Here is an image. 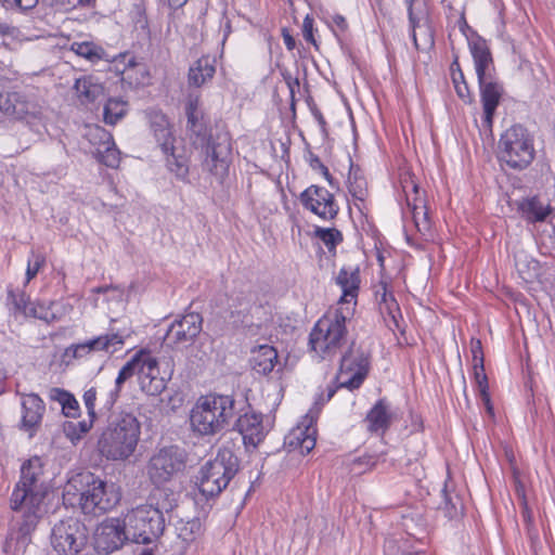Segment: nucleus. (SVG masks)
I'll use <instances>...</instances> for the list:
<instances>
[{
  "instance_id": "nucleus-1",
  "label": "nucleus",
  "mask_w": 555,
  "mask_h": 555,
  "mask_svg": "<svg viewBox=\"0 0 555 555\" xmlns=\"http://www.w3.org/2000/svg\"><path fill=\"white\" fill-rule=\"evenodd\" d=\"M188 130L195 135L194 144L199 146L204 154L203 168L222 183L229 176L232 164V139L230 132L218 129L206 137V127L203 122L202 112L185 113Z\"/></svg>"
},
{
  "instance_id": "nucleus-2",
  "label": "nucleus",
  "mask_w": 555,
  "mask_h": 555,
  "mask_svg": "<svg viewBox=\"0 0 555 555\" xmlns=\"http://www.w3.org/2000/svg\"><path fill=\"white\" fill-rule=\"evenodd\" d=\"M141 424L131 413H120L102 431L98 448L109 461H127L137 450Z\"/></svg>"
},
{
  "instance_id": "nucleus-3",
  "label": "nucleus",
  "mask_w": 555,
  "mask_h": 555,
  "mask_svg": "<svg viewBox=\"0 0 555 555\" xmlns=\"http://www.w3.org/2000/svg\"><path fill=\"white\" fill-rule=\"evenodd\" d=\"M235 415V401L231 396H202L191 410L192 429L210 436L221 431Z\"/></svg>"
},
{
  "instance_id": "nucleus-4",
  "label": "nucleus",
  "mask_w": 555,
  "mask_h": 555,
  "mask_svg": "<svg viewBox=\"0 0 555 555\" xmlns=\"http://www.w3.org/2000/svg\"><path fill=\"white\" fill-rule=\"evenodd\" d=\"M49 490L44 462L40 456L35 455L21 466L20 480L16 482L10 499L11 508L43 506Z\"/></svg>"
},
{
  "instance_id": "nucleus-5",
  "label": "nucleus",
  "mask_w": 555,
  "mask_h": 555,
  "mask_svg": "<svg viewBox=\"0 0 555 555\" xmlns=\"http://www.w3.org/2000/svg\"><path fill=\"white\" fill-rule=\"evenodd\" d=\"M347 318L340 309L326 312L314 324L310 335L311 350L321 359H331L347 344Z\"/></svg>"
},
{
  "instance_id": "nucleus-6",
  "label": "nucleus",
  "mask_w": 555,
  "mask_h": 555,
  "mask_svg": "<svg viewBox=\"0 0 555 555\" xmlns=\"http://www.w3.org/2000/svg\"><path fill=\"white\" fill-rule=\"evenodd\" d=\"M240 460L230 448H221L198 472L197 487L206 499L218 496L237 474Z\"/></svg>"
},
{
  "instance_id": "nucleus-7",
  "label": "nucleus",
  "mask_w": 555,
  "mask_h": 555,
  "mask_svg": "<svg viewBox=\"0 0 555 555\" xmlns=\"http://www.w3.org/2000/svg\"><path fill=\"white\" fill-rule=\"evenodd\" d=\"M498 157L509 169H527L535 158L534 135L522 125L515 124L500 137Z\"/></svg>"
},
{
  "instance_id": "nucleus-8",
  "label": "nucleus",
  "mask_w": 555,
  "mask_h": 555,
  "mask_svg": "<svg viewBox=\"0 0 555 555\" xmlns=\"http://www.w3.org/2000/svg\"><path fill=\"white\" fill-rule=\"evenodd\" d=\"M188 455L178 446H167L157 449L147 460L144 473L147 480L160 488L183 473Z\"/></svg>"
},
{
  "instance_id": "nucleus-9",
  "label": "nucleus",
  "mask_w": 555,
  "mask_h": 555,
  "mask_svg": "<svg viewBox=\"0 0 555 555\" xmlns=\"http://www.w3.org/2000/svg\"><path fill=\"white\" fill-rule=\"evenodd\" d=\"M82 490L79 505L87 515H102L113 509L120 500V493L114 483H107L91 473L79 475Z\"/></svg>"
},
{
  "instance_id": "nucleus-10",
  "label": "nucleus",
  "mask_w": 555,
  "mask_h": 555,
  "mask_svg": "<svg viewBox=\"0 0 555 555\" xmlns=\"http://www.w3.org/2000/svg\"><path fill=\"white\" fill-rule=\"evenodd\" d=\"M150 130L166 157L167 168L178 178H184L189 172L188 160L183 155L175 153L176 137L167 116L158 109L145 112Z\"/></svg>"
},
{
  "instance_id": "nucleus-11",
  "label": "nucleus",
  "mask_w": 555,
  "mask_h": 555,
  "mask_svg": "<svg viewBox=\"0 0 555 555\" xmlns=\"http://www.w3.org/2000/svg\"><path fill=\"white\" fill-rule=\"evenodd\" d=\"M129 541L149 544L165 529L163 513L151 504L140 505L129 511L122 518Z\"/></svg>"
},
{
  "instance_id": "nucleus-12",
  "label": "nucleus",
  "mask_w": 555,
  "mask_h": 555,
  "mask_svg": "<svg viewBox=\"0 0 555 555\" xmlns=\"http://www.w3.org/2000/svg\"><path fill=\"white\" fill-rule=\"evenodd\" d=\"M370 371V353L352 341L340 359L337 382L339 387L349 390L358 389Z\"/></svg>"
},
{
  "instance_id": "nucleus-13",
  "label": "nucleus",
  "mask_w": 555,
  "mask_h": 555,
  "mask_svg": "<svg viewBox=\"0 0 555 555\" xmlns=\"http://www.w3.org/2000/svg\"><path fill=\"white\" fill-rule=\"evenodd\" d=\"M50 543L59 555H77L87 543L86 527L76 518L63 519L53 526Z\"/></svg>"
},
{
  "instance_id": "nucleus-14",
  "label": "nucleus",
  "mask_w": 555,
  "mask_h": 555,
  "mask_svg": "<svg viewBox=\"0 0 555 555\" xmlns=\"http://www.w3.org/2000/svg\"><path fill=\"white\" fill-rule=\"evenodd\" d=\"M13 512L15 514L11 519L5 545L14 547L16 551H23L31 542V534L43 513V506H23Z\"/></svg>"
},
{
  "instance_id": "nucleus-15",
  "label": "nucleus",
  "mask_w": 555,
  "mask_h": 555,
  "mask_svg": "<svg viewBox=\"0 0 555 555\" xmlns=\"http://www.w3.org/2000/svg\"><path fill=\"white\" fill-rule=\"evenodd\" d=\"M8 306L15 314L35 318L46 323H52L61 317L56 301H30L23 291L8 289Z\"/></svg>"
},
{
  "instance_id": "nucleus-16",
  "label": "nucleus",
  "mask_w": 555,
  "mask_h": 555,
  "mask_svg": "<svg viewBox=\"0 0 555 555\" xmlns=\"http://www.w3.org/2000/svg\"><path fill=\"white\" fill-rule=\"evenodd\" d=\"M302 206L323 220H334L339 211V206L334 194L323 186L310 185L300 194Z\"/></svg>"
},
{
  "instance_id": "nucleus-17",
  "label": "nucleus",
  "mask_w": 555,
  "mask_h": 555,
  "mask_svg": "<svg viewBox=\"0 0 555 555\" xmlns=\"http://www.w3.org/2000/svg\"><path fill=\"white\" fill-rule=\"evenodd\" d=\"M202 327V315L197 312H189L169 326L165 340L172 348L186 347L199 335Z\"/></svg>"
},
{
  "instance_id": "nucleus-18",
  "label": "nucleus",
  "mask_w": 555,
  "mask_h": 555,
  "mask_svg": "<svg viewBox=\"0 0 555 555\" xmlns=\"http://www.w3.org/2000/svg\"><path fill=\"white\" fill-rule=\"evenodd\" d=\"M129 537L120 518H109L103 521L94 535V547L99 554L107 555L119 550Z\"/></svg>"
},
{
  "instance_id": "nucleus-19",
  "label": "nucleus",
  "mask_w": 555,
  "mask_h": 555,
  "mask_svg": "<svg viewBox=\"0 0 555 555\" xmlns=\"http://www.w3.org/2000/svg\"><path fill=\"white\" fill-rule=\"evenodd\" d=\"M126 336L120 332H107L83 343L73 344L66 348V356L76 359L86 358L100 351H116L125 344Z\"/></svg>"
},
{
  "instance_id": "nucleus-20",
  "label": "nucleus",
  "mask_w": 555,
  "mask_h": 555,
  "mask_svg": "<svg viewBox=\"0 0 555 555\" xmlns=\"http://www.w3.org/2000/svg\"><path fill=\"white\" fill-rule=\"evenodd\" d=\"M139 385L147 396H158L167 386V378L160 375L158 361L150 351L141 350Z\"/></svg>"
},
{
  "instance_id": "nucleus-21",
  "label": "nucleus",
  "mask_w": 555,
  "mask_h": 555,
  "mask_svg": "<svg viewBox=\"0 0 555 555\" xmlns=\"http://www.w3.org/2000/svg\"><path fill=\"white\" fill-rule=\"evenodd\" d=\"M480 89V98L483 108L482 125L491 130L495 111L504 93L503 85L493 75L477 78Z\"/></svg>"
},
{
  "instance_id": "nucleus-22",
  "label": "nucleus",
  "mask_w": 555,
  "mask_h": 555,
  "mask_svg": "<svg viewBox=\"0 0 555 555\" xmlns=\"http://www.w3.org/2000/svg\"><path fill=\"white\" fill-rule=\"evenodd\" d=\"M87 137L95 149V155L100 163L107 167L116 168L120 163V152L116 147L113 135L100 126L90 127Z\"/></svg>"
},
{
  "instance_id": "nucleus-23",
  "label": "nucleus",
  "mask_w": 555,
  "mask_h": 555,
  "mask_svg": "<svg viewBox=\"0 0 555 555\" xmlns=\"http://www.w3.org/2000/svg\"><path fill=\"white\" fill-rule=\"evenodd\" d=\"M22 428L33 437L41 425L46 411L42 399L37 393H24L21 398Z\"/></svg>"
},
{
  "instance_id": "nucleus-24",
  "label": "nucleus",
  "mask_w": 555,
  "mask_h": 555,
  "mask_svg": "<svg viewBox=\"0 0 555 555\" xmlns=\"http://www.w3.org/2000/svg\"><path fill=\"white\" fill-rule=\"evenodd\" d=\"M0 112L17 120L39 113L38 105L21 92H8L0 99Z\"/></svg>"
},
{
  "instance_id": "nucleus-25",
  "label": "nucleus",
  "mask_w": 555,
  "mask_h": 555,
  "mask_svg": "<svg viewBox=\"0 0 555 555\" xmlns=\"http://www.w3.org/2000/svg\"><path fill=\"white\" fill-rule=\"evenodd\" d=\"M468 47L474 59L477 78L493 75L494 65L487 41L477 34L468 37Z\"/></svg>"
},
{
  "instance_id": "nucleus-26",
  "label": "nucleus",
  "mask_w": 555,
  "mask_h": 555,
  "mask_svg": "<svg viewBox=\"0 0 555 555\" xmlns=\"http://www.w3.org/2000/svg\"><path fill=\"white\" fill-rule=\"evenodd\" d=\"M392 420L390 404L385 398H382L367 412L364 423L369 433L383 437L390 428Z\"/></svg>"
},
{
  "instance_id": "nucleus-27",
  "label": "nucleus",
  "mask_w": 555,
  "mask_h": 555,
  "mask_svg": "<svg viewBox=\"0 0 555 555\" xmlns=\"http://www.w3.org/2000/svg\"><path fill=\"white\" fill-rule=\"evenodd\" d=\"M236 428L246 447L256 448L266 437L262 416L254 412L241 415L237 418Z\"/></svg>"
},
{
  "instance_id": "nucleus-28",
  "label": "nucleus",
  "mask_w": 555,
  "mask_h": 555,
  "mask_svg": "<svg viewBox=\"0 0 555 555\" xmlns=\"http://www.w3.org/2000/svg\"><path fill=\"white\" fill-rule=\"evenodd\" d=\"M317 442V428L311 424L301 423L285 437V446L289 450H299L305 455L310 453Z\"/></svg>"
},
{
  "instance_id": "nucleus-29",
  "label": "nucleus",
  "mask_w": 555,
  "mask_h": 555,
  "mask_svg": "<svg viewBox=\"0 0 555 555\" xmlns=\"http://www.w3.org/2000/svg\"><path fill=\"white\" fill-rule=\"evenodd\" d=\"M348 192L360 211L366 208L369 197L367 181L360 167L351 163L347 179Z\"/></svg>"
},
{
  "instance_id": "nucleus-30",
  "label": "nucleus",
  "mask_w": 555,
  "mask_h": 555,
  "mask_svg": "<svg viewBox=\"0 0 555 555\" xmlns=\"http://www.w3.org/2000/svg\"><path fill=\"white\" fill-rule=\"evenodd\" d=\"M336 283L343 292L339 302L357 301L361 283L358 268H341L336 276Z\"/></svg>"
},
{
  "instance_id": "nucleus-31",
  "label": "nucleus",
  "mask_w": 555,
  "mask_h": 555,
  "mask_svg": "<svg viewBox=\"0 0 555 555\" xmlns=\"http://www.w3.org/2000/svg\"><path fill=\"white\" fill-rule=\"evenodd\" d=\"M520 216L531 222H542L551 214L550 205L543 204L538 196L526 197L516 203Z\"/></svg>"
},
{
  "instance_id": "nucleus-32",
  "label": "nucleus",
  "mask_w": 555,
  "mask_h": 555,
  "mask_svg": "<svg viewBox=\"0 0 555 555\" xmlns=\"http://www.w3.org/2000/svg\"><path fill=\"white\" fill-rule=\"evenodd\" d=\"M215 74V60L209 56H202L189 68V86L196 88L203 87L214 78Z\"/></svg>"
},
{
  "instance_id": "nucleus-33",
  "label": "nucleus",
  "mask_w": 555,
  "mask_h": 555,
  "mask_svg": "<svg viewBox=\"0 0 555 555\" xmlns=\"http://www.w3.org/2000/svg\"><path fill=\"white\" fill-rule=\"evenodd\" d=\"M278 362V351L269 345H261L253 350L250 365L259 374L267 375L271 373Z\"/></svg>"
},
{
  "instance_id": "nucleus-34",
  "label": "nucleus",
  "mask_w": 555,
  "mask_h": 555,
  "mask_svg": "<svg viewBox=\"0 0 555 555\" xmlns=\"http://www.w3.org/2000/svg\"><path fill=\"white\" fill-rule=\"evenodd\" d=\"M141 366V350L138 351L118 372V375L115 380V389L111 390L108 393V399L106 400V408L111 409L117 398L119 396L120 388L122 384L128 380L133 375L139 376V369Z\"/></svg>"
},
{
  "instance_id": "nucleus-35",
  "label": "nucleus",
  "mask_w": 555,
  "mask_h": 555,
  "mask_svg": "<svg viewBox=\"0 0 555 555\" xmlns=\"http://www.w3.org/2000/svg\"><path fill=\"white\" fill-rule=\"evenodd\" d=\"M408 7L409 23L412 30V39L415 49H420L417 39V29L423 28L424 23H428V12L425 0H405Z\"/></svg>"
},
{
  "instance_id": "nucleus-36",
  "label": "nucleus",
  "mask_w": 555,
  "mask_h": 555,
  "mask_svg": "<svg viewBox=\"0 0 555 555\" xmlns=\"http://www.w3.org/2000/svg\"><path fill=\"white\" fill-rule=\"evenodd\" d=\"M74 89L81 104L93 103L104 93V87L92 76L76 79Z\"/></svg>"
},
{
  "instance_id": "nucleus-37",
  "label": "nucleus",
  "mask_w": 555,
  "mask_h": 555,
  "mask_svg": "<svg viewBox=\"0 0 555 555\" xmlns=\"http://www.w3.org/2000/svg\"><path fill=\"white\" fill-rule=\"evenodd\" d=\"M128 112V103L119 98L108 99L104 105L103 119L107 125H116Z\"/></svg>"
},
{
  "instance_id": "nucleus-38",
  "label": "nucleus",
  "mask_w": 555,
  "mask_h": 555,
  "mask_svg": "<svg viewBox=\"0 0 555 555\" xmlns=\"http://www.w3.org/2000/svg\"><path fill=\"white\" fill-rule=\"evenodd\" d=\"M449 519H455L463 515L464 505L456 493L448 491L447 486L442 489V502L440 506Z\"/></svg>"
},
{
  "instance_id": "nucleus-39",
  "label": "nucleus",
  "mask_w": 555,
  "mask_h": 555,
  "mask_svg": "<svg viewBox=\"0 0 555 555\" xmlns=\"http://www.w3.org/2000/svg\"><path fill=\"white\" fill-rule=\"evenodd\" d=\"M70 50L92 63L102 60L105 55V51L102 47L90 41L73 42Z\"/></svg>"
},
{
  "instance_id": "nucleus-40",
  "label": "nucleus",
  "mask_w": 555,
  "mask_h": 555,
  "mask_svg": "<svg viewBox=\"0 0 555 555\" xmlns=\"http://www.w3.org/2000/svg\"><path fill=\"white\" fill-rule=\"evenodd\" d=\"M314 235L324 244L330 253H335L337 245L344 240L343 233L335 228L317 227Z\"/></svg>"
},
{
  "instance_id": "nucleus-41",
  "label": "nucleus",
  "mask_w": 555,
  "mask_h": 555,
  "mask_svg": "<svg viewBox=\"0 0 555 555\" xmlns=\"http://www.w3.org/2000/svg\"><path fill=\"white\" fill-rule=\"evenodd\" d=\"M412 214V219L415 228L421 234H426L430 231L431 223L428 216V209L426 203L418 201V203L414 204V207L410 208Z\"/></svg>"
},
{
  "instance_id": "nucleus-42",
  "label": "nucleus",
  "mask_w": 555,
  "mask_h": 555,
  "mask_svg": "<svg viewBox=\"0 0 555 555\" xmlns=\"http://www.w3.org/2000/svg\"><path fill=\"white\" fill-rule=\"evenodd\" d=\"M376 299L378 300L379 308L382 311H386L395 319V312L399 310V306L397 300L395 299L392 293L388 291L386 283L382 282L375 292Z\"/></svg>"
},
{
  "instance_id": "nucleus-43",
  "label": "nucleus",
  "mask_w": 555,
  "mask_h": 555,
  "mask_svg": "<svg viewBox=\"0 0 555 555\" xmlns=\"http://www.w3.org/2000/svg\"><path fill=\"white\" fill-rule=\"evenodd\" d=\"M474 377H475V382L478 386L480 396H481L482 400L485 401L488 411L492 412V406L490 404V396L488 392V378L485 373L483 364L474 365Z\"/></svg>"
},
{
  "instance_id": "nucleus-44",
  "label": "nucleus",
  "mask_w": 555,
  "mask_h": 555,
  "mask_svg": "<svg viewBox=\"0 0 555 555\" xmlns=\"http://www.w3.org/2000/svg\"><path fill=\"white\" fill-rule=\"evenodd\" d=\"M46 262L47 258L44 254L31 250L27 261L25 284L29 283L38 274V272L46 266Z\"/></svg>"
},
{
  "instance_id": "nucleus-45",
  "label": "nucleus",
  "mask_w": 555,
  "mask_h": 555,
  "mask_svg": "<svg viewBox=\"0 0 555 555\" xmlns=\"http://www.w3.org/2000/svg\"><path fill=\"white\" fill-rule=\"evenodd\" d=\"M379 462V455L376 454H365L359 456L352 462V470L361 474L369 469L374 468Z\"/></svg>"
},
{
  "instance_id": "nucleus-46",
  "label": "nucleus",
  "mask_w": 555,
  "mask_h": 555,
  "mask_svg": "<svg viewBox=\"0 0 555 555\" xmlns=\"http://www.w3.org/2000/svg\"><path fill=\"white\" fill-rule=\"evenodd\" d=\"M400 183L405 196V201H410L411 192L417 193L418 188V184L416 183L414 176L409 171H404L401 175Z\"/></svg>"
},
{
  "instance_id": "nucleus-47",
  "label": "nucleus",
  "mask_w": 555,
  "mask_h": 555,
  "mask_svg": "<svg viewBox=\"0 0 555 555\" xmlns=\"http://www.w3.org/2000/svg\"><path fill=\"white\" fill-rule=\"evenodd\" d=\"M422 29H417V39L420 43V49H426L434 46V33L431 28L429 27L428 23L423 24Z\"/></svg>"
},
{
  "instance_id": "nucleus-48",
  "label": "nucleus",
  "mask_w": 555,
  "mask_h": 555,
  "mask_svg": "<svg viewBox=\"0 0 555 555\" xmlns=\"http://www.w3.org/2000/svg\"><path fill=\"white\" fill-rule=\"evenodd\" d=\"M62 396L65 397V400L61 403L63 413L67 417H76L79 412L78 401L72 393Z\"/></svg>"
},
{
  "instance_id": "nucleus-49",
  "label": "nucleus",
  "mask_w": 555,
  "mask_h": 555,
  "mask_svg": "<svg viewBox=\"0 0 555 555\" xmlns=\"http://www.w3.org/2000/svg\"><path fill=\"white\" fill-rule=\"evenodd\" d=\"M96 389L94 387H91L87 389L82 396V400L85 403V406L88 412V416L91 418H95V401H96Z\"/></svg>"
},
{
  "instance_id": "nucleus-50",
  "label": "nucleus",
  "mask_w": 555,
  "mask_h": 555,
  "mask_svg": "<svg viewBox=\"0 0 555 555\" xmlns=\"http://www.w3.org/2000/svg\"><path fill=\"white\" fill-rule=\"evenodd\" d=\"M0 2L9 10L18 9L27 11L36 7L38 0H0Z\"/></svg>"
},
{
  "instance_id": "nucleus-51",
  "label": "nucleus",
  "mask_w": 555,
  "mask_h": 555,
  "mask_svg": "<svg viewBox=\"0 0 555 555\" xmlns=\"http://www.w3.org/2000/svg\"><path fill=\"white\" fill-rule=\"evenodd\" d=\"M249 301L246 300L245 298H242L237 305H231L230 306V313H231V318H235V315L237 317V319L235 320V322L240 319V317H245L248 312H249Z\"/></svg>"
},
{
  "instance_id": "nucleus-52",
  "label": "nucleus",
  "mask_w": 555,
  "mask_h": 555,
  "mask_svg": "<svg viewBox=\"0 0 555 555\" xmlns=\"http://www.w3.org/2000/svg\"><path fill=\"white\" fill-rule=\"evenodd\" d=\"M302 36L304 39L317 47V41L313 36V18L307 15L302 23Z\"/></svg>"
},
{
  "instance_id": "nucleus-53",
  "label": "nucleus",
  "mask_w": 555,
  "mask_h": 555,
  "mask_svg": "<svg viewBox=\"0 0 555 555\" xmlns=\"http://www.w3.org/2000/svg\"><path fill=\"white\" fill-rule=\"evenodd\" d=\"M95 0H55V4L60 5L61 9L67 11L69 9H74L77 5L80 7H89L94 4Z\"/></svg>"
},
{
  "instance_id": "nucleus-54",
  "label": "nucleus",
  "mask_w": 555,
  "mask_h": 555,
  "mask_svg": "<svg viewBox=\"0 0 555 555\" xmlns=\"http://www.w3.org/2000/svg\"><path fill=\"white\" fill-rule=\"evenodd\" d=\"M456 94L459 98H461L465 103H472L473 96L470 94V91L468 89V86L466 81H461V83L456 82V86L454 87Z\"/></svg>"
},
{
  "instance_id": "nucleus-55",
  "label": "nucleus",
  "mask_w": 555,
  "mask_h": 555,
  "mask_svg": "<svg viewBox=\"0 0 555 555\" xmlns=\"http://www.w3.org/2000/svg\"><path fill=\"white\" fill-rule=\"evenodd\" d=\"M63 430L65 435L72 440H78L81 438L78 429L75 427L73 421L65 422L63 425Z\"/></svg>"
},
{
  "instance_id": "nucleus-56",
  "label": "nucleus",
  "mask_w": 555,
  "mask_h": 555,
  "mask_svg": "<svg viewBox=\"0 0 555 555\" xmlns=\"http://www.w3.org/2000/svg\"><path fill=\"white\" fill-rule=\"evenodd\" d=\"M472 353H473L474 365L483 364V357H482L480 340H477L476 343L472 344Z\"/></svg>"
},
{
  "instance_id": "nucleus-57",
  "label": "nucleus",
  "mask_w": 555,
  "mask_h": 555,
  "mask_svg": "<svg viewBox=\"0 0 555 555\" xmlns=\"http://www.w3.org/2000/svg\"><path fill=\"white\" fill-rule=\"evenodd\" d=\"M199 96L198 95H189L185 113L201 112L199 111Z\"/></svg>"
},
{
  "instance_id": "nucleus-58",
  "label": "nucleus",
  "mask_w": 555,
  "mask_h": 555,
  "mask_svg": "<svg viewBox=\"0 0 555 555\" xmlns=\"http://www.w3.org/2000/svg\"><path fill=\"white\" fill-rule=\"evenodd\" d=\"M309 165L310 167L313 169V170H317V171H320L321 173L327 168L323 163L322 160L320 159L319 156L314 155V154H310L309 155Z\"/></svg>"
},
{
  "instance_id": "nucleus-59",
  "label": "nucleus",
  "mask_w": 555,
  "mask_h": 555,
  "mask_svg": "<svg viewBox=\"0 0 555 555\" xmlns=\"http://www.w3.org/2000/svg\"><path fill=\"white\" fill-rule=\"evenodd\" d=\"M94 420L95 418L89 417L88 421L85 420V421L74 422V425L78 429L80 436H82L83 434H87L91 429Z\"/></svg>"
},
{
  "instance_id": "nucleus-60",
  "label": "nucleus",
  "mask_w": 555,
  "mask_h": 555,
  "mask_svg": "<svg viewBox=\"0 0 555 555\" xmlns=\"http://www.w3.org/2000/svg\"><path fill=\"white\" fill-rule=\"evenodd\" d=\"M451 69H452V80H453L454 87L456 86V82L461 83V81H465L464 74L460 68V64L457 63V61H455L452 64Z\"/></svg>"
},
{
  "instance_id": "nucleus-61",
  "label": "nucleus",
  "mask_w": 555,
  "mask_h": 555,
  "mask_svg": "<svg viewBox=\"0 0 555 555\" xmlns=\"http://www.w3.org/2000/svg\"><path fill=\"white\" fill-rule=\"evenodd\" d=\"M16 33H17L16 27H14L5 22H0V35L1 36L14 37Z\"/></svg>"
},
{
  "instance_id": "nucleus-62",
  "label": "nucleus",
  "mask_w": 555,
  "mask_h": 555,
  "mask_svg": "<svg viewBox=\"0 0 555 555\" xmlns=\"http://www.w3.org/2000/svg\"><path fill=\"white\" fill-rule=\"evenodd\" d=\"M62 395H69V392L60 388H52L50 390V399L57 401L60 404L65 400V397Z\"/></svg>"
},
{
  "instance_id": "nucleus-63",
  "label": "nucleus",
  "mask_w": 555,
  "mask_h": 555,
  "mask_svg": "<svg viewBox=\"0 0 555 555\" xmlns=\"http://www.w3.org/2000/svg\"><path fill=\"white\" fill-rule=\"evenodd\" d=\"M459 27H460V30L463 33V35L468 39V37H470L472 34H475L472 28L469 27V25L467 24L466 22V18L464 16V14L461 15L460 17V21H459Z\"/></svg>"
},
{
  "instance_id": "nucleus-64",
  "label": "nucleus",
  "mask_w": 555,
  "mask_h": 555,
  "mask_svg": "<svg viewBox=\"0 0 555 555\" xmlns=\"http://www.w3.org/2000/svg\"><path fill=\"white\" fill-rule=\"evenodd\" d=\"M282 35H283V40H284L286 48L289 51L294 50L296 47V41L293 38V36L286 29H283Z\"/></svg>"
}]
</instances>
